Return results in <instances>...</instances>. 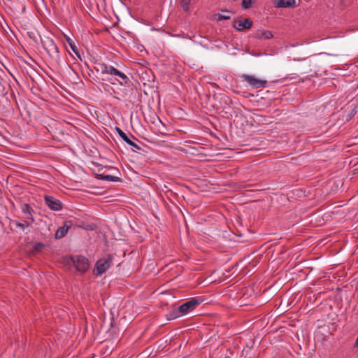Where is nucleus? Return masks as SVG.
<instances>
[{"mask_svg":"<svg viewBox=\"0 0 358 358\" xmlns=\"http://www.w3.org/2000/svg\"><path fill=\"white\" fill-rule=\"evenodd\" d=\"M115 130L119 134V136L124 140L126 143L130 139L127 135L119 127H116Z\"/></svg>","mask_w":358,"mask_h":358,"instance_id":"obj_17","label":"nucleus"},{"mask_svg":"<svg viewBox=\"0 0 358 358\" xmlns=\"http://www.w3.org/2000/svg\"><path fill=\"white\" fill-rule=\"evenodd\" d=\"M253 2L254 0H243L241 6L244 9H248L252 6Z\"/></svg>","mask_w":358,"mask_h":358,"instance_id":"obj_18","label":"nucleus"},{"mask_svg":"<svg viewBox=\"0 0 358 358\" xmlns=\"http://www.w3.org/2000/svg\"><path fill=\"white\" fill-rule=\"evenodd\" d=\"M254 37H255L258 39H262V38L270 39L273 37V35L272 32L270 31L259 29V30H257L254 33Z\"/></svg>","mask_w":358,"mask_h":358,"instance_id":"obj_10","label":"nucleus"},{"mask_svg":"<svg viewBox=\"0 0 358 358\" xmlns=\"http://www.w3.org/2000/svg\"><path fill=\"white\" fill-rule=\"evenodd\" d=\"M98 178L101 179L102 180L112 181V182H120L121 180V179L119 177L109 175V174H106V175L99 174L98 176Z\"/></svg>","mask_w":358,"mask_h":358,"instance_id":"obj_12","label":"nucleus"},{"mask_svg":"<svg viewBox=\"0 0 358 358\" xmlns=\"http://www.w3.org/2000/svg\"><path fill=\"white\" fill-rule=\"evenodd\" d=\"M239 77L254 89L266 87L267 86V81L266 80L258 78L255 75L242 74Z\"/></svg>","mask_w":358,"mask_h":358,"instance_id":"obj_3","label":"nucleus"},{"mask_svg":"<svg viewBox=\"0 0 358 358\" xmlns=\"http://www.w3.org/2000/svg\"><path fill=\"white\" fill-rule=\"evenodd\" d=\"M73 225L71 220H66L64 222V225L59 227L55 233V238L57 239H60L64 237L69 231V229Z\"/></svg>","mask_w":358,"mask_h":358,"instance_id":"obj_9","label":"nucleus"},{"mask_svg":"<svg viewBox=\"0 0 358 358\" xmlns=\"http://www.w3.org/2000/svg\"><path fill=\"white\" fill-rule=\"evenodd\" d=\"M131 137H132L133 138H134V139H136V138H135V136H134L133 135H131Z\"/></svg>","mask_w":358,"mask_h":358,"instance_id":"obj_23","label":"nucleus"},{"mask_svg":"<svg viewBox=\"0 0 358 358\" xmlns=\"http://www.w3.org/2000/svg\"><path fill=\"white\" fill-rule=\"evenodd\" d=\"M22 212L24 214V215H27V220H29L31 221V222H34V218L33 217V215H31V210H30V207L28 204H25L23 206V207L22 208Z\"/></svg>","mask_w":358,"mask_h":358,"instance_id":"obj_13","label":"nucleus"},{"mask_svg":"<svg viewBox=\"0 0 358 358\" xmlns=\"http://www.w3.org/2000/svg\"><path fill=\"white\" fill-rule=\"evenodd\" d=\"M201 301L198 299H191L178 307V311L180 313V314H177L174 317H178L180 315H184L189 313V312L194 310L199 304H201Z\"/></svg>","mask_w":358,"mask_h":358,"instance_id":"obj_4","label":"nucleus"},{"mask_svg":"<svg viewBox=\"0 0 358 358\" xmlns=\"http://www.w3.org/2000/svg\"><path fill=\"white\" fill-rule=\"evenodd\" d=\"M72 264L80 274L86 273L90 268V262L83 255H74L69 257L68 264Z\"/></svg>","mask_w":358,"mask_h":358,"instance_id":"obj_2","label":"nucleus"},{"mask_svg":"<svg viewBox=\"0 0 358 358\" xmlns=\"http://www.w3.org/2000/svg\"><path fill=\"white\" fill-rule=\"evenodd\" d=\"M252 25V22L250 19L237 20L234 22L233 27L238 31L244 29H249Z\"/></svg>","mask_w":358,"mask_h":358,"instance_id":"obj_8","label":"nucleus"},{"mask_svg":"<svg viewBox=\"0 0 358 358\" xmlns=\"http://www.w3.org/2000/svg\"><path fill=\"white\" fill-rule=\"evenodd\" d=\"M43 47L45 49L47 53L55 60H58L60 58L59 48L55 44L54 41L50 38H48L43 43Z\"/></svg>","mask_w":358,"mask_h":358,"instance_id":"obj_5","label":"nucleus"},{"mask_svg":"<svg viewBox=\"0 0 358 358\" xmlns=\"http://www.w3.org/2000/svg\"><path fill=\"white\" fill-rule=\"evenodd\" d=\"M110 266V263L108 259L102 258L99 259L96 263L95 268L93 272L96 275H101L105 273Z\"/></svg>","mask_w":358,"mask_h":358,"instance_id":"obj_6","label":"nucleus"},{"mask_svg":"<svg viewBox=\"0 0 358 358\" xmlns=\"http://www.w3.org/2000/svg\"><path fill=\"white\" fill-rule=\"evenodd\" d=\"M275 8H289L295 4V0H273Z\"/></svg>","mask_w":358,"mask_h":358,"instance_id":"obj_11","label":"nucleus"},{"mask_svg":"<svg viewBox=\"0 0 358 358\" xmlns=\"http://www.w3.org/2000/svg\"><path fill=\"white\" fill-rule=\"evenodd\" d=\"M45 203L52 210L58 211L62 208V204L61 201L51 196H45Z\"/></svg>","mask_w":358,"mask_h":358,"instance_id":"obj_7","label":"nucleus"},{"mask_svg":"<svg viewBox=\"0 0 358 358\" xmlns=\"http://www.w3.org/2000/svg\"><path fill=\"white\" fill-rule=\"evenodd\" d=\"M355 346V347H357V346H358V336H357V339H356Z\"/></svg>","mask_w":358,"mask_h":358,"instance_id":"obj_22","label":"nucleus"},{"mask_svg":"<svg viewBox=\"0 0 358 358\" xmlns=\"http://www.w3.org/2000/svg\"><path fill=\"white\" fill-rule=\"evenodd\" d=\"M67 42L71 48V49L72 50V51L79 57L80 58V54H79V52L78 50V48L76 47V43L73 41L72 39H71L70 38H67Z\"/></svg>","mask_w":358,"mask_h":358,"instance_id":"obj_16","label":"nucleus"},{"mask_svg":"<svg viewBox=\"0 0 358 358\" xmlns=\"http://www.w3.org/2000/svg\"><path fill=\"white\" fill-rule=\"evenodd\" d=\"M94 69L96 72H99L101 75L105 76V77L102 78L103 80L108 81L111 85H115L119 84L122 86H126L130 82L129 78L125 73L111 65L105 63H99Z\"/></svg>","mask_w":358,"mask_h":358,"instance_id":"obj_1","label":"nucleus"},{"mask_svg":"<svg viewBox=\"0 0 358 358\" xmlns=\"http://www.w3.org/2000/svg\"><path fill=\"white\" fill-rule=\"evenodd\" d=\"M230 18V15H224V14H218L217 15V20L218 21L229 20Z\"/></svg>","mask_w":358,"mask_h":358,"instance_id":"obj_20","label":"nucleus"},{"mask_svg":"<svg viewBox=\"0 0 358 358\" xmlns=\"http://www.w3.org/2000/svg\"><path fill=\"white\" fill-rule=\"evenodd\" d=\"M127 143L132 147V150L135 152H137L138 150H141V147L138 145L136 143L133 142L131 139H129Z\"/></svg>","mask_w":358,"mask_h":358,"instance_id":"obj_19","label":"nucleus"},{"mask_svg":"<svg viewBox=\"0 0 358 358\" xmlns=\"http://www.w3.org/2000/svg\"><path fill=\"white\" fill-rule=\"evenodd\" d=\"M191 0H180V5L182 10L189 12L190 8Z\"/></svg>","mask_w":358,"mask_h":358,"instance_id":"obj_15","label":"nucleus"},{"mask_svg":"<svg viewBox=\"0 0 358 358\" xmlns=\"http://www.w3.org/2000/svg\"><path fill=\"white\" fill-rule=\"evenodd\" d=\"M27 220H24L23 222H20L17 220H14L13 222L15 223L17 228H20L22 231H24L26 228L29 227L30 226V222Z\"/></svg>","mask_w":358,"mask_h":358,"instance_id":"obj_14","label":"nucleus"},{"mask_svg":"<svg viewBox=\"0 0 358 358\" xmlns=\"http://www.w3.org/2000/svg\"><path fill=\"white\" fill-rule=\"evenodd\" d=\"M43 246H44V245H43V243H36L34 245V250H40L41 248H42Z\"/></svg>","mask_w":358,"mask_h":358,"instance_id":"obj_21","label":"nucleus"}]
</instances>
